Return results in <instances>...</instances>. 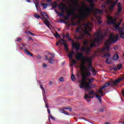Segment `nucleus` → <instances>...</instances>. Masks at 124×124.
Returning <instances> with one entry per match:
<instances>
[{"mask_svg": "<svg viewBox=\"0 0 124 124\" xmlns=\"http://www.w3.org/2000/svg\"><path fill=\"white\" fill-rule=\"evenodd\" d=\"M74 54H75L74 51H72L71 53H70L68 55L69 59L70 60L72 59V57H73V55H74Z\"/></svg>", "mask_w": 124, "mask_h": 124, "instance_id": "nucleus-18", "label": "nucleus"}, {"mask_svg": "<svg viewBox=\"0 0 124 124\" xmlns=\"http://www.w3.org/2000/svg\"><path fill=\"white\" fill-rule=\"evenodd\" d=\"M110 58H108L106 60V63H108V64H110L111 62L110 61H109V60H110Z\"/></svg>", "mask_w": 124, "mask_h": 124, "instance_id": "nucleus-44", "label": "nucleus"}, {"mask_svg": "<svg viewBox=\"0 0 124 124\" xmlns=\"http://www.w3.org/2000/svg\"><path fill=\"white\" fill-rule=\"evenodd\" d=\"M50 118H51L53 121H55V117H53V116H52V115L50 114L49 116V117H48L49 122H50Z\"/></svg>", "mask_w": 124, "mask_h": 124, "instance_id": "nucleus-32", "label": "nucleus"}, {"mask_svg": "<svg viewBox=\"0 0 124 124\" xmlns=\"http://www.w3.org/2000/svg\"><path fill=\"white\" fill-rule=\"evenodd\" d=\"M63 109H65V110H69L70 112H71L72 111V108L70 107H63Z\"/></svg>", "mask_w": 124, "mask_h": 124, "instance_id": "nucleus-30", "label": "nucleus"}, {"mask_svg": "<svg viewBox=\"0 0 124 124\" xmlns=\"http://www.w3.org/2000/svg\"><path fill=\"white\" fill-rule=\"evenodd\" d=\"M86 57L89 56H85L84 57V54L83 53H79L76 55L75 58L78 61H80V60H81V61H82L84 63V62L88 59V58Z\"/></svg>", "mask_w": 124, "mask_h": 124, "instance_id": "nucleus-6", "label": "nucleus"}, {"mask_svg": "<svg viewBox=\"0 0 124 124\" xmlns=\"http://www.w3.org/2000/svg\"><path fill=\"white\" fill-rule=\"evenodd\" d=\"M81 69H82V70H88V69L87 68V67L86 66H85L84 64L82 65L81 67H80Z\"/></svg>", "mask_w": 124, "mask_h": 124, "instance_id": "nucleus-27", "label": "nucleus"}, {"mask_svg": "<svg viewBox=\"0 0 124 124\" xmlns=\"http://www.w3.org/2000/svg\"><path fill=\"white\" fill-rule=\"evenodd\" d=\"M91 72H87L86 73H85V76L87 78L91 76Z\"/></svg>", "mask_w": 124, "mask_h": 124, "instance_id": "nucleus-40", "label": "nucleus"}, {"mask_svg": "<svg viewBox=\"0 0 124 124\" xmlns=\"http://www.w3.org/2000/svg\"><path fill=\"white\" fill-rule=\"evenodd\" d=\"M40 88L42 89V90H43V91H44V93H45V90H44V88H43L42 85H40Z\"/></svg>", "mask_w": 124, "mask_h": 124, "instance_id": "nucleus-52", "label": "nucleus"}, {"mask_svg": "<svg viewBox=\"0 0 124 124\" xmlns=\"http://www.w3.org/2000/svg\"><path fill=\"white\" fill-rule=\"evenodd\" d=\"M72 15H73L72 14V12H68L67 13V16L68 17H70V16H72Z\"/></svg>", "mask_w": 124, "mask_h": 124, "instance_id": "nucleus-47", "label": "nucleus"}, {"mask_svg": "<svg viewBox=\"0 0 124 124\" xmlns=\"http://www.w3.org/2000/svg\"><path fill=\"white\" fill-rule=\"evenodd\" d=\"M93 74V75H95V69H94L93 68L91 70Z\"/></svg>", "mask_w": 124, "mask_h": 124, "instance_id": "nucleus-48", "label": "nucleus"}, {"mask_svg": "<svg viewBox=\"0 0 124 124\" xmlns=\"http://www.w3.org/2000/svg\"><path fill=\"white\" fill-rule=\"evenodd\" d=\"M59 111L60 112H62V113H63L64 111V109H63V108H60L59 109Z\"/></svg>", "mask_w": 124, "mask_h": 124, "instance_id": "nucleus-63", "label": "nucleus"}, {"mask_svg": "<svg viewBox=\"0 0 124 124\" xmlns=\"http://www.w3.org/2000/svg\"><path fill=\"white\" fill-rule=\"evenodd\" d=\"M72 46L73 49H76V52L78 53L79 52V50H80V44L78 43H73L72 45Z\"/></svg>", "mask_w": 124, "mask_h": 124, "instance_id": "nucleus-10", "label": "nucleus"}, {"mask_svg": "<svg viewBox=\"0 0 124 124\" xmlns=\"http://www.w3.org/2000/svg\"><path fill=\"white\" fill-rule=\"evenodd\" d=\"M122 67H123V65H122V64L117 65V69H118V70H120V69H121Z\"/></svg>", "mask_w": 124, "mask_h": 124, "instance_id": "nucleus-46", "label": "nucleus"}, {"mask_svg": "<svg viewBox=\"0 0 124 124\" xmlns=\"http://www.w3.org/2000/svg\"><path fill=\"white\" fill-rule=\"evenodd\" d=\"M84 45H87L88 44V41H85L83 42Z\"/></svg>", "mask_w": 124, "mask_h": 124, "instance_id": "nucleus-64", "label": "nucleus"}, {"mask_svg": "<svg viewBox=\"0 0 124 124\" xmlns=\"http://www.w3.org/2000/svg\"><path fill=\"white\" fill-rule=\"evenodd\" d=\"M28 32V33H29V34H31V35H33V36H35V34L32 33L31 32V31H29Z\"/></svg>", "mask_w": 124, "mask_h": 124, "instance_id": "nucleus-56", "label": "nucleus"}, {"mask_svg": "<svg viewBox=\"0 0 124 124\" xmlns=\"http://www.w3.org/2000/svg\"><path fill=\"white\" fill-rule=\"evenodd\" d=\"M118 8V11H117V14H120L121 12H122V8Z\"/></svg>", "mask_w": 124, "mask_h": 124, "instance_id": "nucleus-43", "label": "nucleus"}, {"mask_svg": "<svg viewBox=\"0 0 124 124\" xmlns=\"http://www.w3.org/2000/svg\"><path fill=\"white\" fill-rule=\"evenodd\" d=\"M93 95H95L96 97L97 98L98 100L100 101V103H102V98L101 97V95H97V93H93Z\"/></svg>", "mask_w": 124, "mask_h": 124, "instance_id": "nucleus-15", "label": "nucleus"}, {"mask_svg": "<svg viewBox=\"0 0 124 124\" xmlns=\"http://www.w3.org/2000/svg\"><path fill=\"white\" fill-rule=\"evenodd\" d=\"M80 29L83 31L84 34L89 35V37L92 38V35L89 33V31H91L90 29V23H84L81 25L79 28L76 30V32H79L80 31Z\"/></svg>", "mask_w": 124, "mask_h": 124, "instance_id": "nucleus-2", "label": "nucleus"}, {"mask_svg": "<svg viewBox=\"0 0 124 124\" xmlns=\"http://www.w3.org/2000/svg\"><path fill=\"white\" fill-rule=\"evenodd\" d=\"M88 3H93V1L95 0H86Z\"/></svg>", "mask_w": 124, "mask_h": 124, "instance_id": "nucleus-45", "label": "nucleus"}, {"mask_svg": "<svg viewBox=\"0 0 124 124\" xmlns=\"http://www.w3.org/2000/svg\"><path fill=\"white\" fill-rule=\"evenodd\" d=\"M82 80L79 81V82L80 83L79 84L80 89H85L86 85L87 84V80H88V78L86 77L85 73L81 74Z\"/></svg>", "mask_w": 124, "mask_h": 124, "instance_id": "nucleus-5", "label": "nucleus"}, {"mask_svg": "<svg viewBox=\"0 0 124 124\" xmlns=\"http://www.w3.org/2000/svg\"><path fill=\"white\" fill-rule=\"evenodd\" d=\"M89 82H86V84L85 87V89H86V90H90L91 89V86H90V84L93 82L94 81V78H92L88 79Z\"/></svg>", "mask_w": 124, "mask_h": 124, "instance_id": "nucleus-11", "label": "nucleus"}, {"mask_svg": "<svg viewBox=\"0 0 124 124\" xmlns=\"http://www.w3.org/2000/svg\"><path fill=\"white\" fill-rule=\"evenodd\" d=\"M71 23H72V26H76V23L74 22V21L72 20Z\"/></svg>", "mask_w": 124, "mask_h": 124, "instance_id": "nucleus-60", "label": "nucleus"}, {"mask_svg": "<svg viewBox=\"0 0 124 124\" xmlns=\"http://www.w3.org/2000/svg\"><path fill=\"white\" fill-rule=\"evenodd\" d=\"M103 89L105 88L102 86L99 90H97V93H103Z\"/></svg>", "mask_w": 124, "mask_h": 124, "instance_id": "nucleus-23", "label": "nucleus"}, {"mask_svg": "<svg viewBox=\"0 0 124 124\" xmlns=\"http://www.w3.org/2000/svg\"><path fill=\"white\" fill-rule=\"evenodd\" d=\"M34 17H35L36 19H39V18H40V16H39V15L36 13L34 15Z\"/></svg>", "mask_w": 124, "mask_h": 124, "instance_id": "nucleus-34", "label": "nucleus"}, {"mask_svg": "<svg viewBox=\"0 0 124 124\" xmlns=\"http://www.w3.org/2000/svg\"><path fill=\"white\" fill-rule=\"evenodd\" d=\"M59 42L61 45L64 46V50H65L66 52H68V51H69V48H68V46L66 43V41L64 39H62L59 40Z\"/></svg>", "mask_w": 124, "mask_h": 124, "instance_id": "nucleus-8", "label": "nucleus"}, {"mask_svg": "<svg viewBox=\"0 0 124 124\" xmlns=\"http://www.w3.org/2000/svg\"><path fill=\"white\" fill-rule=\"evenodd\" d=\"M24 53H25L28 56H30V57H32L33 55L31 53L30 51H29L27 49L24 50Z\"/></svg>", "mask_w": 124, "mask_h": 124, "instance_id": "nucleus-17", "label": "nucleus"}, {"mask_svg": "<svg viewBox=\"0 0 124 124\" xmlns=\"http://www.w3.org/2000/svg\"><path fill=\"white\" fill-rule=\"evenodd\" d=\"M76 39H82L84 38V34H81L79 36L75 37Z\"/></svg>", "mask_w": 124, "mask_h": 124, "instance_id": "nucleus-25", "label": "nucleus"}, {"mask_svg": "<svg viewBox=\"0 0 124 124\" xmlns=\"http://www.w3.org/2000/svg\"><path fill=\"white\" fill-rule=\"evenodd\" d=\"M69 33H67V34L65 35V36L66 37V38L68 39V40L69 41H72V42H73V40H72V38H70V37H69Z\"/></svg>", "mask_w": 124, "mask_h": 124, "instance_id": "nucleus-22", "label": "nucleus"}, {"mask_svg": "<svg viewBox=\"0 0 124 124\" xmlns=\"http://www.w3.org/2000/svg\"><path fill=\"white\" fill-rule=\"evenodd\" d=\"M54 36L56 37V38H59V37H61V36L58 33V32H56V33L54 34Z\"/></svg>", "mask_w": 124, "mask_h": 124, "instance_id": "nucleus-33", "label": "nucleus"}, {"mask_svg": "<svg viewBox=\"0 0 124 124\" xmlns=\"http://www.w3.org/2000/svg\"><path fill=\"white\" fill-rule=\"evenodd\" d=\"M114 7H115L114 6V5H111L109 7V10L110 11H113V9H114Z\"/></svg>", "mask_w": 124, "mask_h": 124, "instance_id": "nucleus-39", "label": "nucleus"}, {"mask_svg": "<svg viewBox=\"0 0 124 124\" xmlns=\"http://www.w3.org/2000/svg\"><path fill=\"white\" fill-rule=\"evenodd\" d=\"M93 93H94V91L93 90H92V91H90L89 93V94L90 95H92L93 94Z\"/></svg>", "mask_w": 124, "mask_h": 124, "instance_id": "nucleus-51", "label": "nucleus"}, {"mask_svg": "<svg viewBox=\"0 0 124 124\" xmlns=\"http://www.w3.org/2000/svg\"><path fill=\"white\" fill-rule=\"evenodd\" d=\"M95 38L94 39L95 42H96L97 43H99L100 41H102L104 37V35L102 34H99V33H96L95 34Z\"/></svg>", "mask_w": 124, "mask_h": 124, "instance_id": "nucleus-7", "label": "nucleus"}, {"mask_svg": "<svg viewBox=\"0 0 124 124\" xmlns=\"http://www.w3.org/2000/svg\"><path fill=\"white\" fill-rule=\"evenodd\" d=\"M114 71H117V70H119L117 67H114L113 68Z\"/></svg>", "mask_w": 124, "mask_h": 124, "instance_id": "nucleus-62", "label": "nucleus"}, {"mask_svg": "<svg viewBox=\"0 0 124 124\" xmlns=\"http://www.w3.org/2000/svg\"><path fill=\"white\" fill-rule=\"evenodd\" d=\"M76 39H82L84 38V34H81L79 36L75 37Z\"/></svg>", "mask_w": 124, "mask_h": 124, "instance_id": "nucleus-24", "label": "nucleus"}, {"mask_svg": "<svg viewBox=\"0 0 124 124\" xmlns=\"http://www.w3.org/2000/svg\"><path fill=\"white\" fill-rule=\"evenodd\" d=\"M119 34L120 35V37L124 39V32L123 30H119Z\"/></svg>", "mask_w": 124, "mask_h": 124, "instance_id": "nucleus-16", "label": "nucleus"}, {"mask_svg": "<svg viewBox=\"0 0 124 124\" xmlns=\"http://www.w3.org/2000/svg\"><path fill=\"white\" fill-rule=\"evenodd\" d=\"M42 6H43V8L45 9V8H47V7L48 6V4H47L46 3H43L42 4Z\"/></svg>", "mask_w": 124, "mask_h": 124, "instance_id": "nucleus-35", "label": "nucleus"}, {"mask_svg": "<svg viewBox=\"0 0 124 124\" xmlns=\"http://www.w3.org/2000/svg\"><path fill=\"white\" fill-rule=\"evenodd\" d=\"M58 15L59 16H63V13H62L59 12Z\"/></svg>", "mask_w": 124, "mask_h": 124, "instance_id": "nucleus-61", "label": "nucleus"}, {"mask_svg": "<svg viewBox=\"0 0 124 124\" xmlns=\"http://www.w3.org/2000/svg\"><path fill=\"white\" fill-rule=\"evenodd\" d=\"M71 61L72 62V64H73V65L75 64V63H77V62L75 60H74V59H71Z\"/></svg>", "mask_w": 124, "mask_h": 124, "instance_id": "nucleus-41", "label": "nucleus"}, {"mask_svg": "<svg viewBox=\"0 0 124 124\" xmlns=\"http://www.w3.org/2000/svg\"><path fill=\"white\" fill-rule=\"evenodd\" d=\"M25 46H26V45L23 44L19 45V50H23V47L25 48Z\"/></svg>", "mask_w": 124, "mask_h": 124, "instance_id": "nucleus-28", "label": "nucleus"}, {"mask_svg": "<svg viewBox=\"0 0 124 124\" xmlns=\"http://www.w3.org/2000/svg\"><path fill=\"white\" fill-rule=\"evenodd\" d=\"M85 17H87L85 14L84 13L83 15H76L75 17H73V20H76V19H84Z\"/></svg>", "mask_w": 124, "mask_h": 124, "instance_id": "nucleus-14", "label": "nucleus"}, {"mask_svg": "<svg viewBox=\"0 0 124 124\" xmlns=\"http://www.w3.org/2000/svg\"><path fill=\"white\" fill-rule=\"evenodd\" d=\"M94 5L95 4L93 3H91L90 4V7H87V4L83 3L82 4V6H83V8L85 10L84 13L86 16L91 14V13L93 11V8H94Z\"/></svg>", "mask_w": 124, "mask_h": 124, "instance_id": "nucleus-3", "label": "nucleus"}, {"mask_svg": "<svg viewBox=\"0 0 124 124\" xmlns=\"http://www.w3.org/2000/svg\"><path fill=\"white\" fill-rule=\"evenodd\" d=\"M92 96H89L88 94H86L85 96V99H87V98H92Z\"/></svg>", "mask_w": 124, "mask_h": 124, "instance_id": "nucleus-42", "label": "nucleus"}, {"mask_svg": "<svg viewBox=\"0 0 124 124\" xmlns=\"http://www.w3.org/2000/svg\"><path fill=\"white\" fill-rule=\"evenodd\" d=\"M115 28H116V30H119V31H120V30H121L120 25H119L118 24L115 25Z\"/></svg>", "mask_w": 124, "mask_h": 124, "instance_id": "nucleus-50", "label": "nucleus"}, {"mask_svg": "<svg viewBox=\"0 0 124 124\" xmlns=\"http://www.w3.org/2000/svg\"><path fill=\"white\" fill-rule=\"evenodd\" d=\"M57 7V4H52L51 9H55Z\"/></svg>", "mask_w": 124, "mask_h": 124, "instance_id": "nucleus-58", "label": "nucleus"}, {"mask_svg": "<svg viewBox=\"0 0 124 124\" xmlns=\"http://www.w3.org/2000/svg\"><path fill=\"white\" fill-rule=\"evenodd\" d=\"M117 8H122V4L121 3H118L117 5Z\"/></svg>", "mask_w": 124, "mask_h": 124, "instance_id": "nucleus-54", "label": "nucleus"}, {"mask_svg": "<svg viewBox=\"0 0 124 124\" xmlns=\"http://www.w3.org/2000/svg\"><path fill=\"white\" fill-rule=\"evenodd\" d=\"M87 48H86L84 46H82L81 47V51H83V52H85V51H86Z\"/></svg>", "mask_w": 124, "mask_h": 124, "instance_id": "nucleus-57", "label": "nucleus"}, {"mask_svg": "<svg viewBox=\"0 0 124 124\" xmlns=\"http://www.w3.org/2000/svg\"><path fill=\"white\" fill-rule=\"evenodd\" d=\"M71 78L72 81H75V76L74 74H72Z\"/></svg>", "mask_w": 124, "mask_h": 124, "instance_id": "nucleus-38", "label": "nucleus"}, {"mask_svg": "<svg viewBox=\"0 0 124 124\" xmlns=\"http://www.w3.org/2000/svg\"><path fill=\"white\" fill-rule=\"evenodd\" d=\"M86 53L87 54L90 53V52L91 51V48H86Z\"/></svg>", "mask_w": 124, "mask_h": 124, "instance_id": "nucleus-53", "label": "nucleus"}, {"mask_svg": "<svg viewBox=\"0 0 124 124\" xmlns=\"http://www.w3.org/2000/svg\"><path fill=\"white\" fill-rule=\"evenodd\" d=\"M95 11L97 12V13H99V14H102V11L101 10L96 9Z\"/></svg>", "mask_w": 124, "mask_h": 124, "instance_id": "nucleus-31", "label": "nucleus"}, {"mask_svg": "<svg viewBox=\"0 0 124 124\" xmlns=\"http://www.w3.org/2000/svg\"><path fill=\"white\" fill-rule=\"evenodd\" d=\"M41 15H42V16H43V17H46V18H47V19L49 18V16H48V15L47 14V13L45 12H41Z\"/></svg>", "mask_w": 124, "mask_h": 124, "instance_id": "nucleus-19", "label": "nucleus"}, {"mask_svg": "<svg viewBox=\"0 0 124 124\" xmlns=\"http://www.w3.org/2000/svg\"><path fill=\"white\" fill-rule=\"evenodd\" d=\"M98 19V25H101L102 24V21H101V20H100L101 17H98L97 18Z\"/></svg>", "mask_w": 124, "mask_h": 124, "instance_id": "nucleus-29", "label": "nucleus"}, {"mask_svg": "<svg viewBox=\"0 0 124 124\" xmlns=\"http://www.w3.org/2000/svg\"><path fill=\"white\" fill-rule=\"evenodd\" d=\"M86 58H87V59L83 63L84 64H85V63H88L89 68H92V67H93V64H92L93 62H92V57H86Z\"/></svg>", "mask_w": 124, "mask_h": 124, "instance_id": "nucleus-9", "label": "nucleus"}, {"mask_svg": "<svg viewBox=\"0 0 124 124\" xmlns=\"http://www.w3.org/2000/svg\"><path fill=\"white\" fill-rule=\"evenodd\" d=\"M44 24L47 26V27H49V26H50V23L49 22V21L48 20L46 19L44 21Z\"/></svg>", "mask_w": 124, "mask_h": 124, "instance_id": "nucleus-26", "label": "nucleus"}, {"mask_svg": "<svg viewBox=\"0 0 124 124\" xmlns=\"http://www.w3.org/2000/svg\"><path fill=\"white\" fill-rule=\"evenodd\" d=\"M91 48H93V47H95V43L93 42L92 43L90 44Z\"/></svg>", "mask_w": 124, "mask_h": 124, "instance_id": "nucleus-36", "label": "nucleus"}, {"mask_svg": "<svg viewBox=\"0 0 124 124\" xmlns=\"http://www.w3.org/2000/svg\"><path fill=\"white\" fill-rule=\"evenodd\" d=\"M119 40V35L114 36L113 34H110L108 40L105 42V48H103L101 50V55L103 58H109L111 57L110 53H107L105 50L110 51V44L114 43Z\"/></svg>", "mask_w": 124, "mask_h": 124, "instance_id": "nucleus-1", "label": "nucleus"}, {"mask_svg": "<svg viewBox=\"0 0 124 124\" xmlns=\"http://www.w3.org/2000/svg\"><path fill=\"white\" fill-rule=\"evenodd\" d=\"M113 61H117V60H119V55L117 54H114L113 56Z\"/></svg>", "mask_w": 124, "mask_h": 124, "instance_id": "nucleus-20", "label": "nucleus"}, {"mask_svg": "<svg viewBox=\"0 0 124 124\" xmlns=\"http://www.w3.org/2000/svg\"><path fill=\"white\" fill-rule=\"evenodd\" d=\"M58 7L60 8V9H61V10H62V13H63V12H64V10H65V9H67V8L66 7V6H65V4L63 3H62L60 5H59Z\"/></svg>", "mask_w": 124, "mask_h": 124, "instance_id": "nucleus-12", "label": "nucleus"}, {"mask_svg": "<svg viewBox=\"0 0 124 124\" xmlns=\"http://www.w3.org/2000/svg\"><path fill=\"white\" fill-rule=\"evenodd\" d=\"M117 20L115 18H113V17H110L108 19V23L109 25H116V22Z\"/></svg>", "mask_w": 124, "mask_h": 124, "instance_id": "nucleus-13", "label": "nucleus"}, {"mask_svg": "<svg viewBox=\"0 0 124 124\" xmlns=\"http://www.w3.org/2000/svg\"><path fill=\"white\" fill-rule=\"evenodd\" d=\"M59 80L60 81V82H63V81H64V79H63V77H61L59 78Z\"/></svg>", "mask_w": 124, "mask_h": 124, "instance_id": "nucleus-59", "label": "nucleus"}, {"mask_svg": "<svg viewBox=\"0 0 124 124\" xmlns=\"http://www.w3.org/2000/svg\"><path fill=\"white\" fill-rule=\"evenodd\" d=\"M122 80H123V78H118L116 80H115V81H110L109 83H107L106 84H105V85L103 86V88H107V87H116V86H117V84H118V83H120V82H121V81H122Z\"/></svg>", "mask_w": 124, "mask_h": 124, "instance_id": "nucleus-4", "label": "nucleus"}, {"mask_svg": "<svg viewBox=\"0 0 124 124\" xmlns=\"http://www.w3.org/2000/svg\"><path fill=\"white\" fill-rule=\"evenodd\" d=\"M63 114H64L65 115H67V116H69L70 115V113L66 112V111L64 110V112H63Z\"/></svg>", "mask_w": 124, "mask_h": 124, "instance_id": "nucleus-55", "label": "nucleus"}, {"mask_svg": "<svg viewBox=\"0 0 124 124\" xmlns=\"http://www.w3.org/2000/svg\"><path fill=\"white\" fill-rule=\"evenodd\" d=\"M55 58V55L52 56L49 59L48 62L49 63L53 64L54 63V61H53V59Z\"/></svg>", "mask_w": 124, "mask_h": 124, "instance_id": "nucleus-21", "label": "nucleus"}, {"mask_svg": "<svg viewBox=\"0 0 124 124\" xmlns=\"http://www.w3.org/2000/svg\"><path fill=\"white\" fill-rule=\"evenodd\" d=\"M83 18H78V22H77V25H80L81 24V22Z\"/></svg>", "mask_w": 124, "mask_h": 124, "instance_id": "nucleus-37", "label": "nucleus"}, {"mask_svg": "<svg viewBox=\"0 0 124 124\" xmlns=\"http://www.w3.org/2000/svg\"><path fill=\"white\" fill-rule=\"evenodd\" d=\"M75 11H76V9L75 8H74L72 9V11L70 12L72 13L73 16H74V14L75 13Z\"/></svg>", "mask_w": 124, "mask_h": 124, "instance_id": "nucleus-49", "label": "nucleus"}]
</instances>
